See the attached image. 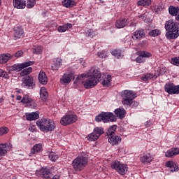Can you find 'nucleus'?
Wrapping results in <instances>:
<instances>
[{
	"label": "nucleus",
	"mask_w": 179,
	"mask_h": 179,
	"mask_svg": "<svg viewBox=\"0 0 179 179\" xmlns=\"http://www.w3.org/2000/svg\"><path fill=\"white\" fill-rule=\"evenodd\" d=\"M87 78L83 82V85L85 89H92L101 80V73L99 69L92 67L87 73H82L78 76L76 80Z\"/></svg>",
	"instance_id": "nucleus-1"
},
{
	"label": "nucleus",
	"mask_w": 179,
	"mask_h": 179,
	"mask_svg": "<svg viewBox=\"0 0 179 179\" xmlns=\"http://www.w3.org/2000/svg\"><path fill=\"white\" fill-rule=\"evenodd\" d=\"M179 23L174 22L173 20H169L165 23V29L167 31L166 37L168 40H174L179 36Z\"/></svg>",
	"instance_id": "nucleus-2"
},
{
	"label": "nucleus",
	"mask_w": 179,
	"mask_h": 179,
	"mask_svg": "<svg viewBox=\"0 0 179 179\" xmlns=\"http://www.w3.org/2000/svg\"><path fill=\"white\" fill-rule=\"evenodd\" d=\"M95 121L96 122H103V124L115 122L117 121V116L111 112H101L95 117Z\"/></svg>",
	"instance_id": "nucleus-3"
},
{
	"label": "nucleus",
	"mask_w": 179,
	"mask_h": 179,
	"mask_svg": "<svg viewBox=\"0 0 179 179\" xmlns=\"http://www.w3.org/2000/svg\"><path fill=\"white\" fill-rule=\"evenodd\" d=\"M73 167L75 170L82 171L87 165V158L85 157H78L73 160Z\"/></svg>",
	"instance_id": "nucleus-4"
},
{
	"label": "nucleus",
	"mask_w": 179,
	"mask_h": 179,
	"mask_svg": "<svg viewBox=\"0 0 179 179\" xmlns=\"http://www.w3.org/2000/svg\"><path fill=\"white\" fill-rule=\"evenodd\" d=\"M122 104L126 106V104H131V101L136 99V94L132 90H126L122 92Z\"/></svg>",
	"instance_id": "nucleus-5"
},
{
	"label": "nucleus",
	"mask_w": 179,
	"mask_h": 179,
	"mask_svg": "<svg viewBox=\"0 0 179 179\" xmlns=\"http://www.w3.org/2000/svg\"><path fill=\"white\" fill-rule=\"evenodd\" d=\"M111 169L117 171L120 176H125L128 171V166L124 164H121L119 161H114L111 164Z\"/></svg>",
	"instance_id": "nucleus-6"
},
{
	"label": "nucleus",
	"mask_w": 179,
	"mask_h": 179,
	"mask_svg": "<svg viewBox=\"0 0 179 179\" xmlns=\"http://www.w3.org/2000/svg\"><path fill=\"white\" fill-rule=\"evenodd\" d=\"M76 121H78L76 115H66L61 118L60 124L64 127H68V125L75 123Z\"/></svg>",
	"instance_id": "nucleus-7"
},
{
	"label": "nucleus",
	"mask_w": 179,
	"mask_h": 179,
	"mask_svg": "<svg viewBox=\"0 0 179 179\" xmlns=\"http://www.w3.org/2000/svg\"><path fill=\"white\" fill-rule=\"evenodd\" d=\"M33 76H27L24 77L22 80V87H28L29 89H34L36 87V84L34 82Z\"/></svg>",
	"instance_id": "nucleus-8"
},
{
	"label": "nucleus",
	"mask_w": 179,
	"mask_h": 179,
	"mask_svg": "<svg viewBox=\"0 0 179 179\" xmlns=\"http://www.w3.org/2000/svg\"><path fill=\"white\" fill-rule=\"evenodd\" d=\"M31 65H34V61L25 62L21 64H13L11 67V71H17V72H20L24 68H28V66H31Z\"/></svg>",
	"instance_id": "nucleus-9"
},
{
	"label": "nucleus",
	"mask_w": 179,
	"mask_h": 179,
	"mask_svg": "<svg viewBox=\"0 0 179 179\" xmlns=\"http://www.w3.org/2000/svg\"><path fill=\"white\" fill-rule=\"evenodd\" d=\"M165 92L169 94H179V85H175L171 83H169L164 86Z\"/></svg>",
	"instance_id": "nucleus-10"
},
{
	"label": "nucleus",
	"mask_w": 179,
	"mask_h": 179,
	"mask_svg": "<svg viewBox=\"0 0 179 179\" xmlns=\"http://www.w3.org/2000/svg\"><path fill=\"white\" fill-rule=\"evenodd\" d=\"M21 103L27 104V106L29 108H36L37 107V103L36 101L31 99L29 94H24L21 100Z\"/></svg>",
	"instance_id": "nucleus-11"
},
{
	"label": "nucleus",
	"mask_w": 179,
	"mask_h": 179,
	"mask_svg": "<svg viewBox=\"0 0 179 179\" xmlns=\"http://www.w3.org/2000/svg\"><path fill=\"white\" fill-rule=\"evenodd\" d=\"M73 78L74 76L72 73H64L60 78V83L64 86H66V85H69V83L72 82V79H73Z\"/></svg>",
	"instance_id": "nucleus-12"
},
{
	"label": "nucleus",
	"mask_w": 179,
	"mask_h": 179,
	"mask_svg": "<svg viewBox=\"0 0 179 179\" xmlns=\"http://www.w3.org/2000/svg\"><path fill=\"white\" fill-rule=\"evenodd\" d=\"M14 40H19V38H23L24 37V30L20 27H16L14 28L13 33Z\"/></svg>",
	"instance_id": "nucleus-13"
},
{
	"label": "nucleus",
	"mask_w": 179,
	"mask_h": 179,
	"mask_svg": "<svg viewBox=\"0 0 179 179\" xmlns=\"http://www.w3.org/2000/svg\"><path fill=\"white\" fill-rule=\"evenodd\" d=\"M48 120L46 118H43L36 122V125L38 129H40V131H42V132H45V131H48V129L46 127V125L48 124Z\"/></svg>",
	"instance_id": "nucleus-14"
},
{
	"label": "nucleus",
	"mask_w": 179,
	"mask_h": 179,
	"mask_svg": "<svg viewBox=\"0 0 179 179\" xmlns=\"http://www.w3.org/2000/svg\"><path fill=\"white\" fill-rule=\"evenodd\" d=\"M129 24V20L125 18H120L115 22V27L117 29H124L125 26H128Z\"/></svg>",
	"instance_id": "nucleus-15"
},
{
	"label": "nucleus",
	"mask_w": 179,
	"mask_h": 179,
	"mask_svg": "<svg viewBox=\"0 0 179 179\" xmlns=\"http://www.w3.org/2000/svg\"><path fill=\"white\" fill-rule=\"evenodd\" d=\"M145 36H146L145 30L143 29H138L132 34V38L133 40H141V38H144Z\"/></svg>",
	"instance_id": "nucleus-16"
},
{
	"label": "nucleus",
	"mask_w": 179,
	"mask_h": 179,
	"mask_svg": "<svg viewBox=\"0 0 179 179\" xmlns=\"http://www.w3.org/2000/svg\"><path fill=\"white\" fill-rule=\"evenodd\" d=\"M122 140V138H121V136H112L108 138V142L110 143V145H112V146L120 145Z\"/></svg>",
	"instance_id": "nucleus-17"
},
{
	"label": "nucleus",
	"mask_w": 179,
	"mask_h": 179,
	"mask_svg": "<svg viewBox=\"0 0 179 179\" xmlns=\"http://www.w3.org/2000/svg\"><path fill=\"white\" fill-rule=\"evenodd\" d=\"M10 149H12L10 143L9 145L6 143L0 144V156H5L8 153V150H10Z\"/></svg>",
	"instance_id": "nucleus-18"
},
{
	"label": "nucleus",
	"mask_w": 179,
	"mask_h": 179,
	"mask_svg": "<svg viewBox=\"0 0 179 179\" xmlns=\"http://www.w3.org/2000/svg\"><path fill=\"white\" fill-rule=\"evenodd\" d=\"M14 8L17 9H24L26 8V1L24 0H13Z\"/></svg>",
	"instance_id": "nucleus-19"
},
{
	"label": "nucleus",
	"mask_w": 179,
	"mask_h": 179,
	"mask_svg": "<svg viewBox=\"0 0 179 179\" xmlns=\"http://www.w3.org/2000/svg\"><path fill=\"white\" fill-rule=\"evenodd\" d=\"M166 167L169 168V171L171 173H174L176 171H178V165L176 164V162L173 161H168L166 162Z\"/></svg>",
	"instance_id": "nucleus-20"
},
{
	"label": "nucleus",
	"mask_w": 179,
	"mask_h": 179,
	"mask_svg": "<svg viewBox=\"0 0 179 179\" xmlns=\"http://www.w3.org/2000/svg\"><path fill=\"white\" fill-rule=\"evenodd\" d=\"M179 155V148H173L168 150L165 153L166 157H173V156H177Z\"/></svg>",
	"instance_id": "nucleus-21"
},
{
	"label": "nucleus",
	"mask_w": 179,
	"mask_h": 179,
	"mask_svg": "<svg viewBox=\"0 0 179 179\" xmlns=\"http://www.w3.org/2000/svg\"><path fill=\"white\" fill-rule=\"evenodd\" d=\"M26 118L27 121H36L40 118L38 112H32L26 114Z\"/></svg>",
	"instance_id": "nucleus-22"
},
{
	"label": "nucleus",
	"mask_w": 179,
	"mask_h": 179,
	"mask_svg": "<svg viewBox=\"0 0 179 179\" xmlns=\"http://www.w3.org/2000/svg\"><path fill=\"white\" fill-rule=\"evenodd\" d=\"M62 59L59 58L55 59L51 66L52 71H58V69H59L61 67V65H62Z\"/></svg>",
	"instance_id": "nucleus-23"
},
{
	"label": "nucleus",
	"mask_w": 179,
	"mask_h": 179,
	"mask_svg": "<svg viewBox=\"0 0 179 179\" xmlns=\"http://www.w3.org/2000/svg\"><path fill=\"white\" fill-rule=\"evenodd\" d=\"M116 117H118L120 120L125 117L126 110L123 108H119L115 110L114 111Z\"/></svg>",
	"instance_id": "nucleus-24"
},
{
	"label": "nucleus",
	"mask_w": 179,
	"mask_h": 179,
	"mask_svg": "<svg viewBox=\"0 0 179 179\" xmlns=\"http://www.w3.org/2000/svg\"><path fill=\"white\" fill-rule=\"evenodd\" d=\"M140 160L141 163H144V164H145L147 163H150V162L153 160V158L152 157V155H150V153H147L143 157H141Z\"/></svg>",
	"instance_id": "nucleus-25"
},
{
	"label": "nucleus",
	"mask_w": 179,
	"mask_h": 179,
	"mask_svg": "<svg viewBox=\"0 0 179 179\" xmlns=\"http://www.w3.org/2000/svg\"><path fill=\"white\" fill-rule=\"evenodd\" d=\"M38 80L40 83L42 85H47V83L48 82V79L47 78V76L45 75V73L43 71H41L38 74Z\"/></svg>",
	"instance_id": "nucleus-26"
},
{
	"label": "nucleus",
	"mask_w": 179,
	"mask_h": 179,
	"mask_svg": "<svg viewBox=\"0 0 179 179\" xmlns=\"http://www.w3.org/2000/svg\"><path fill=\"white\" fill-rule=\"evenodd\" d=\"M12 58V55L9 53L0 55V64H6Z\"/></svg>",
	"instance_id": "nucleus-27"
},
{
	"label": "nucleus",
	"mask_w": 179,
	"mask_h": 179,
	"mask_svg": "<svg viewBox=\"0 0 179 179\" xmlns=\"http://www.w3.org/2000/svg\"><path fill=\"white\" fill-rule=\"evenodd\" d=\"M39 171L45 179H50V177H52V173L47 169H42Z\"/></svg>",
	"instance_id": "nucleus-28"
},
{
	"label": "nucleus",
	"mask_w": 179,
	"mask_h": 179,
	"mask_svg": "<svg viewBox=\"0 0 179 179\" xmlns=\"http://www.w3.org/2000/svg\"><path fill=\"white\" fill-rule=\"evenodd\" d=\"M46 128L48 130H45L44 132H51L55 129V123L51 120H48V123L46 124Z\"/></svg>",
	"instance_id": "nucleus-29"
},
{
	"label": "nucleus",
	"mask_w": 179,
	"mask_h": 179,
	"mask_svg": "<svg viewBox=\"0 0 179 179\" xmlns=\"http://www.w3.org/2000/svg\"><path fill=\"white\" fill-rule=\"evenodd\" d=\"M102 85L104 87H108V86H111V75H108L103 78L102 81Z\"/></svg>",
	"instance_id": "nucleus-30"
},
{
	"label": "nucleus",
	"mask_w": 179,
	"mask_h": 179,
	"mask_svg": "<svg viewBox=\"0 0 179 179\" xmlns=\"http://www.w3.org/2000/svg\"><path fill=\"white\" fill-rule=\"evenodd\" d=\"M169 12L171 16H177V14L179 12V7H174L173 6H171L169 8Z\"/></svg>",
	"instance_id": "nucleus-31"
},
{
	"label": "nucleus",
	"mask_w": 179,
	"mask_h": 179,
	"mask_svg": "<svg viewBox=\"0 0 179 179\" xmlns=\"http://www.w3.org/2000/svg\"><path fill=\"white\" fill-rule=\"evenodd\" d=\"M43 148L41 143H38L34 145L33 148L31 150V153L34 155L35 153H38L40 150Z\"/></svg>",
	"instance_id": "nucleus-32"
},
{
	"label": "nucleus",
	"mask_w": 179,
	"mask_h": 179,
	"mask_svg": "<svg viewBox=\"0 0 179 179\" xmlns=\"http://www.w3.org/2000/svg\"><path fill=\"white\" fill-rule=\"evenodd\" d=\"M33 72V68L31 67H26V69L21 71L20 73V76H27V75H30Z\"/></svg>",
	"instance_id": "nucleus-33"
},
{
	"label": "nucleus",
	"mask_w": 179,
	"mask_h": 179,
	"mask_svg": "<svg viewBox=\"0 0 179 179\" xmlns=\"http://www.w3.org/2000/svg\"><path fill=\"white\" fill-rule=\"evenodd\" d=\"M40 96L42 99V100H46V99L48 97V92H47L45 87L41 88Z\"/></svg>",
	"instance_id": "nucleus-34"
},
{
	"label": "nucleus",
	"mask_w": 179,
	"mask_h": 179,
	"mask_svg": "<svg viewBox=\"0 0 179 179\" xmlns=\"http://www.w3.org/2000/svg\"><path fill=\"white\" fill-rule=\"evenodd\" d=\"M64 6L65 8H73V6H75L76 5V3L73 0H64L63 1Z\"/></svg>",
	"instance_id": "nucleus-35"
},
{
	"label": "nucleus",
	"mask_w": 179,
	"mask_h": 179,
	"mask_svg": "<svg viewBox=\"0 0 179 179\" xmlns=\"http://www.w3.org/2000/svg\"><path fill=\"white\" fill-rule=\"evenodd\" d=\"M151 0H140L137 1V5L138 6H149L150 5H151Z\"/></svg>",
	"instance_id": "nucleus-36"
},
{
	"label": "nucleus",
	"mask_w": 179,
	"mask_h": 179,
	"mask_svg": "<svg viewBox=\"0 0 179 179\" xmlns=\"http://www.w3.org/2000/svg\"><path fill=\"white\" fill-rule=\"evenodd\" d=\"M117 129V125H113L111 126L107 131L106 135L108 136H114V133L115 132Z\"/></svg>",
	"instance_id": "nucleus-37"
},
{
	"label": "nucleus",
	"mask_w": 179,
	"mask_h": 179,
	"mask_svg": "<svg viewBox=\"0 0 179 179\" xmlns=\"http://www.w3.org/2000/svg\"><path fill=\"white\" fill-rule=\"evenodd\" d=\"M94 132L99 137L104 134V129L103 127H95L94 129Z\"/></svg>",
	"instance_id": "nucleus-38"
},
{
	"label": "nucleus",
	"mask_w": 179,
	"mask_h": 179,
	"mask_svg": "<svg viewBox=\"0 0 179 179\" xmlns=\"http://www.w3.org/2000/svg\"><path fill=\"white\" fill-rule=\"evenodd\" d=\"M48 157L51 162H57L58 160V155H56L54 152H50Z\"/></svg>",
	"instance_id": "nucleus-39"
},
{
	"label": "nucleus",
	"mask_w": 179,
	"mask_h": 179,
	"mask_svg": "<svg viewBox=\"0 0 179 179\" xmlns=\"http://www.w3.org/2000/svg\"><path fill=\"white\" fill-rule=\"evenodd\" d=\"M36 6V0H27V9H31Z\"/></svg>",
	"instance_id": "nucleus-40"
},
{
	"label": "nucleus",
	"mask_w": 179,
	"mask_h": 179,
	"mask_svg": "<svg viewBox=\"0 0 179 179\" xmlns=\"http://www.w3.org/2000/svg\"><path fill=\"white\" fill-rule=\"evenodd\" d=\"M127 107H131V108H136L139 106V102L131 100L129 104H126Z\"/></svg>",
	"instance_id": "nucleus-41"
},
{
	"label": "nucleus",
	"mask_w": 179,
	"mask_h": 179,
	"mask_svg": "<svg viewBox=\"0 0 179 179\" xmlns=\"http://www.w3.org/2000/svg\"><path fill=\"white\" fill-rule=\"evenodd\" d=\"M88 139L91 141V142H93L94 141H97L99 139V136L95 134L94 132L91 133L88 135Z\"/></svg>",
	"instance_id": "nucleus-42"
},
{
	"label": "nucleus",
	"mask_w": 179,
	"mask_h": 179,
	"mask_svg": "<svg viewBox=\"0 0 179 179\" xmlns=\"http://www.w3.org/2000/svg\"><path fill=\"white\" fill-rule=\"evenodd\" d=\"M0 78H4V79H9V75L6 71L0 69Z\"/></svg>",
	"instance_id": "nucleus-43"
},
{
	"label": "nucleus",
	"mask_w": 179,
	"mask_h": 179,
	"mask_svg": "<svg viewBox=\"0 0 179 179\" xmlns=\"http://www.w3.org/2000/svg\"><path fill=\"white\" fill-rule=\"evenodd\" d=\"M140 55H141V57L143 58H150V57H152V54H150V53H149V52H146V51L140 52Z\"/></svg>",
	"instance_id": "nucleus-44"
},
{
	"label": "nucleus",
	"mask_w": 179,
	"mask_h": 179,
	"mask_svg": "<svg viewBox=\"0 0 179 179\" xmlns=\"http://www.w3.org/2000/svg\"><path fill=\"white\" fill-rule=\"evenodd\" d=\"M171 64L176 66H179V57H173L171 59Z\"/></svg>",
	"instance_id": "nucleus-45"
},
{
	"label": "nucleus",
	"mask_w": 179,
	"mask_h": 179,
	"mask_svg": "<svg viewBox=\"0 0 179 179\" xmlns=\"http://www.w3.org/2000/svg\"><path fill=\"white\" fill-rule=\"evenodd\" d=\"M112 55L116 57V58H120L121 57V50H114L111 52Z\"/></svg>",
	"instance_id": "nucleus-46"
},
{
	"label": "nucleus",
	"mask_w": 179,
	"mask_h": 179,
	"mask_svg": "<svg viewBox=\"0 0 179 179\" xmlns=\"http://www.w3.org/2000/svg\"><path fill=\"white\" fill-rule=\"evenodd\" d=\"M141 79L143 80V82H148V80H150V79H153V74H147L144 76L141 77Z\"/></svg>",
	"instance_id": "nucleus-47"
},
{
	"label": "nucleus",
	"mask_w": 179,
	"mask_h": 179,
	"mask_svg": "<svg viewBox=\"0 0 179 179\" xmlns=\"http://www.w3.org/2000/svg\"><path fill=\"white\" fill-rule=\"evenodd\" d=\"M33 52L36 55L41 54V52H43V48L41 46H38L33 49Z\"/></svg>",
	"instance_id": "nucleus-48"
},
{
	"label": "nucleus",
	"mask_w": 179,
	"mask_h": 179,
	"mask_svg": "<svg viewBox=\"0 0 179 179\" xmlns=\"http://www.w3.org/2000/svg\"><path fill=\"white\" fill-rule=\"evenodd\" d=\"M7 132H9V129L6 127H0V135H6Z\"/></svg>",
	"instance_id": "nucleus-49"
},
{
	"label": "nucleus",
	"mask_w": 179,
	"mask_h": 179,
	"mask_svg": "<svg viewBox=\"0 0 179 179\" xmlns=\"http://www.w3.org/2000/svg\"><path fill=\"white\" fill-rule=\"evenodd\" d=\"M57 30L59 33H65V31H66V27H65V25H61L59 26Z\"/></svg>",
	"instance_id": "nucleus-50"
},
{
	"label": "nucleus",
	"mask_w": 179,
	"mask_h": 179,
	"mask_svg": "<svg viewBox=\"0 0 179 179\" xmlns=\"http://www.w3.org/2000/svg\"><path fill=\"white\" fill-rule=\"evenodd\" d=\"M94 35V31L93 29H89L85 32V36L87 37H92V36Z\"/></svg>",
	"instance_id": "nucleus-51"
},
{
	"label": "nucleus",
	"mask_w": 179,
	"mask_h": 179,
	"mask_svg": "<svg viewBox=\"0 0 179 179\" xmlns=\"http://www.w3.org/2000/svg\"><path fill=\"white\" fill-rule=\"evenodd\" d=\"M23 55V51L18 50L17 52H15L13 55H11L12 57H15L16 58H20Z\"/></svg>",
	"instance_id": "nucleus-52"
},
{
	"label": "nucleus",
	"mask_w": 179,
	"mask_h": 179,
	"mask_svg": "<svg viewBox=\"0 0 179 179\" xmlns=\"http://www.w3.org/2000/svg\"><path fill=\"white\" fill-rule=\"evenodd\" d=\"M98 57L99 58H107V53L104 51H101L98 52Z\"/></svg>",
	"instance_id": "nucleus-53"
},
{
	"label": "nucleus",
	"mask_w": 179,
	"mask_h": 179,
	"mask_svg": "<svg viewBox=\"0 0 179 179\" xmlns=\"http://www.w3.org/2000/svg\"><path fill=\"white\" fill-rule=\"evenodd\" d=\"M136 62H138V64H142V62H143V57L140 53L138 57L136 58Z\"/></svg>",
	"instance_id": "nucleus-54"
},
{
	"label": "nucleus",
	"mask_w": 179,
	"mask_h": 179,
	"mask_svg": "<svg viewBox=\"0 0 179 179\" xmlns=\"http://www.w3.org/2000/svg\"><path fill=\"white\" fill-rule=\"evenodd\" d=\"M149 36H151L152 37H156V36H157V29L151 30L149 32Z\"/></svg>",
	"instance_id": "nucleus-55"
},
{
	"label": "nucleus",
	"mask_w": 179,
	"mask_h": 179,
	"mask_svg": "<svg viewBox=\"0 0 179 179\" xmlns=\"http://www.w3.org/2000/svg\"><path fill=\"white\" fill-rule=\"evenodd\" d=\"M165 73H166V68L162 67V69H160L158 75L159 76L164 75Z\"/></svg>",
	"instance_id": "nucleus-56"
},
{
	"label": "nucleus",
	"mask_w": 179,
	"mask_h": 179,
	"mask_svg": "<svg viewBox=\"0 0 179 179\" xmlns=\"http://www.w3.org/2000/svg\"><path fill=\"white\" fill-rule=\"evenodd\" d=\"M64 27H66V30H69L72 27V24L67 23L64 24Z\"/></svg>",
	"instance_id": "nucleus-57"
},
{
	"label": "nucleus",
	"mask_w": 179,
	"mask_h": 179,
	"mask_svg": "<svg viewBox=\"0 0 179 179\" xmlns=\"http://www.w3.org/2000/svg\"><path fill=\"white\" fill-rule=\"evenodd\" d=\"M140 19H142V20H146V13L141 14L139 15Z\"/></svg>",
	"instance_id": "nucleus-58"
},
{
	"label": "nucleus",
	"mask_w": 179,
	"mask_h": 179,
	"mask_svg": "<svg viewBox=\"0 0 179 179\" xmlns=\"http://www.w3.org/2000/svg\"><path fill=\"white\" fill-rule=\"evenodd\" d=\"M37 129L36 128V126H31L29 127V131H31V132H35V131Z\"/></svg>",
	"instance_id": "nucleus-59"
},
{
	"label": "nucleus",
	"mask_w": 179,
	"mask_h": 179,
	"mask_svg": "<svg viewBox=\"0 0 179 179\" xmlns=\"http://www.w3.org/2000/svg\"><path fill=\"white\" fill-rule=\"evenodd\" d=\"M150 125H152V122L151 121H147L146 124H145V127L146 128H149L150 127Z\"/></svg>",
	"instance_id": "nucleus-60"
},
{
	"label": "nucleus",
	"mask_w": 179,
	"mask_h": 179,
	"mask_svg": "<svg viewBox=\"0 0 179 179\" xmlns=\"http://www.w3.org/2000/svg\"><path fill=\"white\" fill-rule=\"evenodd\" d=\"M17 100H22V96L20 95L17 96Z\"/></svg>",
	"instance_id": "nucleus-61"
},
{
	"label": "nucleus",
	"mask_w": 179,
	"mask_h": 179,
	"mask_svg": "<svg viewBox=\"0 0 179 179\" xmlns=\"http://www.w3.org/2000/svg\"><path fill=\"white\" fill-rule=\"evenodd\" d=\"M159 34H160V31L159 30L157 31V35L159 36Z\"/></svg>",
	"instance_id": "nucleus-62"
},
{
	"label": "nucleus",
	"mask_w": 179,
	"mask_h": 179,
	"mask_svg": "<svg viewBox=\"0 0 179 179\" xmlns=\"http://www.w3.org/2000/svg\"><path fill=\"white\" fill-rule=\"evenodd\" d=\"M0 103H2V99H0Z\"/></svg>",
	"instance_id": "nucleus-63"
},
{
	"label": "nucleus",
	"mask_w": 179,
	"mask_h": 179,
	"mask_svg": "<svg viewBox=\"0 0 179 179\" xmlns=\"http://www.w3.org/2000/svg\"><path fill=\"white\" fill-rule=\"evenodd\" d=\"M2 3V0H0V5Z\"/></svg>",
	"instance_id": "nucleus-64"
}]
</instances>
